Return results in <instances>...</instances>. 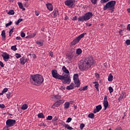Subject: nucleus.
Here are the masks:
<instances>
[{
  "label": "nucleus",
  "mask_w": 130,
  "mask_h": 130,
  "mask_svg": "<svg viewBox=\"0 0 130 130\" xmlns=\"http://www.w3.org/2000/svg\"><path fill=\"white\" fill-rule=\"evenodd\" d=\"M103 104L105 107L104 110H106V109L108 107V106L109 105V104L108 103V101H107V96L106 95L104 98Z\"/></svg>",
  "instance_id": "10"
},
{
  "label": "nucleus",
  "mask_w": 130,
  "mask_h": 130,
  "mask_svg": "<svg viewBox=\"0 0 130 130\" xmlns=\"http://www.w3.org/2000/svg\"><path fill=\"white\" fill-rule=\"evenodd\" d=\"M60 124H61V125H62V126H64L65 128H67V129H73V127L70 126V125L66 124V123L64 121H62L61 123H60Z\"/></svg>",
  "instance_id": "12"
},
{
  "label": "nucleus",
  "mask_w": 130,
  "mask_h": 130,
  "mask_svg": "<svg viewBox=\"0 0 130 130\" xmlns=\"http://www.w3.org/2000/svg\"><path fill=\"white\" fill-rule=\"evenodd\" d=\"M38 117L39 118H45V116L42 113L38 114Z\"/></svg>",
  "instance_id": "23"
},
{
  "label": "nucleus",
  "mask_w": 130,
  "mask_h": 130,
  "mask_svg": "<svg viewBox=\"0 0 130 130\" xmlns=\"http://www.w3.org/2000/svg\"><path fill=\"white\" fill-rule=\"evenodd\" d=\"M20 35H21V37H22V38H24V37H25V36H26V34H25L24 32H23V31H22V32H21Z\"/></svg>",
  "instance_id": "40"
},
{
  "label": "nucleus",
  "mask_w": 130,
  "mask_h": 130,
  "mask_svg": "<svg viewBox=\"0 0 130 130\" xmlns=\"http://www.w3.org/2000/svg\"><path fill=\"white\" fill-rule=\"evenodd\" d=\"M59 102L60 103V104L61 105V104H62L64 102V100H59Z\"/></svg>",
  "instance_id": "55"
},
{
  "label": "nucleus",
  "mask_w": 130,
  "mask_h": 130,
  "mask_svg": "<svg viewBox=\"0 0 130 130\" xmlns=\"http://www.w3.org/2000/svg\"><path fill=\"white\" fill-rule=\"evenodd\" d=\"M86 90H88V86H85L79 89V91H86Z\"/></svg>",
  "instance_id": "22"
},
{
  "label": "nucleus",
  "mask_w": 130,
  "mask_h": 130,
  "mask_svg": "<svg viewBox=\"0 0 130 130\" xmlns=\"http://www.w3.org/2000/svg\"><path fill=\"white\" fill-rule=\"evenodd\" d=\"M0 66L1 67V68H4V67H5L4 63H3L2 61H0Z\"/></svg>",
  "instance_id": "54"
},
{
  "label": "nucleus",
  "mask_w": 130,
  "mask_h": 130,
  "mask_svg": "<svg viewBox=\"0 0 130 130\" xmlns=\"http://www.w3.org/2000/svg\"><path fill=\"white\" fill-rule=\"evenodd\" d=\"M23 21V19H22V18H19L18 20H17V21L16 22V25H19V24H20V23H21V22H22Z\"/></svg>",
  "instance_id": "30"
},
{
  "label": "nucleus",
  "mask_w": 130,
  "mask_h": 130,
  "mask_svg": "<svg viewBox=\"0 0 130 130\" xmlns=\"http://www.w3.org/2000/svg\"><path fill=\"white\" fill-rule=\"evenodd\" d=\"M96 62L93 59L92 56H89L84 59V60H81L79 62V68L81 71H85L90 69L91 66L93 64H95Z\"/></svg>",
  "instance_id": "1"
},
{
  "label": "nucleus",
  "mask_w": 130,
  "mask_h": 130,
  "mask_svg": "<svg viewBox=\"0 0 130 130\" xmlns=\"http://www.w3.org/2000/svg\"><path fill=\"white\" fill-rule=\"evenodd\" d=\"M39 125H40V126H42L43 125V126H45V127L47 126L46 124H45L43 122L41 123L40 124H39Z\"/></svg>",
  "instance_id": "47"
},
{
  "label": "nucleus",
  "mask_w": 130,
  "mask_h": 130,
  "mask_svg": "<svg viewBox=\"0 0 130 130\" xmlns=\"http://www.w3.org/2000/svg\"><path fill=\"white\" fill-rule=\"evenodd\" d=\"M8 88H5L3 89L2 91L3 92V93H7V92H8Z\"/></svg>",
  "instance_id": "51"
},
{
  "label": "nucleus",
  "mask_w": 130,
  "mask_h": 130,
  "mask_svg": "<svg viewBox=\"0 0 130 130\" xmlns=\"http://www.w3.org/2000/svg\"><path fill=\"white\" fill-rule=\"evenodd\" d=\"M52 75L53 78L55 79H57L58 80H61L63 83L66 85H70L72 80L71 79V76L70 74H64V75H60L56 70H52Z\"/></svg>",
  "instance_id": "2"
},
{
  "label": "nucleus",
  "mask_w": 130,
  "mask_h": 130,
  "mask_svg": "<svg viewBox=\"0 0 130 130\" xmlns=\"http://www.w3.org/2000/svg\"><path fill=\"white\" fill-rule=\"evenodd\" d=\"M70 86H73V87L75 88V84H74V83H71L70 84Z\"/></svg>",
  "instance_id": "62"
},
{
  "label": "nucleus",
  "mask_w": 130,
  "mask_h": 130,
  "mask_svg": "<svg viewBox=\"0 0 130 130\" xmlns=\"http://www.w3.org/2000/svg\"><path fill=\"white\" fill-rule=\"evenodd\" d=\"M30 79H31V80H32L35 82V85H36V86H39V85H41L44 81L43 76L40 74H36L35 75H31Z\"/></svg>",
  "instance_id": "3"
},
{
  "label": "nucleus",
  "mask_w": 130,
  "mask_h": 130,
  "mask_svg": "<svg viewBox=\"0 0 130 130\" xmlns=\"http://www.w3.org/2000/svg\"><path fill=\"white\" fill-rule=\"evenodd\" d=\"M54 98H56V99H60L61 96H60V95L58 94V95H53Z\"/></svg>",
  "instance_id": "35"
},
{
  "label": "nucleus",
  "mask_w": 130,
  "mask_h": 130,
  "mask_svg": "<svg viewBox=\"0 0 130 130\" xmlns=\"http://www.w3.org/2000/svg\"><path fill=\"white\" fill-rule=\"evenodd\" d=\"M86 33H83L81 34L80 36H79L78 37H77L76 39H75L71 43V45H76L77 43H79L80 42V40L83 38L85 35H86Z\"/></svg>",
  "instance_id": "6"
},
{
  "label": "nucleus",
  "mask_w": 130,
  "mask_h": 130,
  "mask_svg": "<svg viewBox=\"0 0 130 130\" xmlns=\"http://www.w3.org/2000/svg\"><path fill=\"white\" fill-rule=\"evenodd\" d=\"M18 5L20 9H22L23 10V11H25V9L24 8V7L23 6V4L21 3L18 2Z\"/></svg>",
  "instance_id": "21"
},
{
  "label": "nucleus",
  "mask_w": 130,
  "mask_h": 130,
  "mask_svg": "<svg viewBox=\"0 0 130 130\" xmlns=\"http://www.w3.org/2000/svg\"><path fill=\"white\" fill-rule=\"evenodd\" d=\"M93 17V13L92 12H87L84 14V16H80L78 18L79 22H84V21H88Z\"/></svg>",
  "instance_id": "5"
},
{
  "label": "nucleus",
  "mask_w": 130,
  "mask_h": 130,
  "mask_svg": "<svg viewBox=\"0 0 130 130\" xmlns=\"http://www.w3.org/2000/svg\"><path fill=\"white\" fill-rule=\"evenodd\" d=\"M126 45H130V40H127L125 42Z\"/></svg>",
  "instance_id": "49"
},
{
  "label": "nucleus",
  "mask_w": 130,
  "mask_h": 130,
  "mask_svg": "<svg viewBox=\"0 0 130 130\" xmlns=\"http://www.w3.org/2000/svg\"><path fill=\"white\" fill-rule=\"evenodd\" d=\"M14 32V27L9 31V36H12L13 32Z\"/></svg>",
  "instance_id": "34"
},
{
  "label": "nucleus",
  "mask_w": 130,
  "mask_h": 130,
  "mask_svg": "<svg viewBox=\"0 0 130 130\" xmlns=\"http://www.w3.org/2000/svg\"><path fill=\"white\" fill-rule=\"evenodd\" d=\"M76 0H67L65 2V5L70 8H74Z\"/></svg>",
  "instance_id": "8"
},
{
  "label": "nucleus",
  "mask_w": 130,
  "mask_h": 130,
  "mask_svg": "<svg viewBox=\"0 0 130 130\" xmlns=\"http://www.w3.org/2000/svg\"><path fill=\"white\" fill-rule=\"evenodd\" d=\"M58 117H54L53 119H52L53 121H56V120H58Z\"/></svg>",
  "instance_id": "52"
},
{
  "label": "nucleus",
  "mask_w": 130,
  "mask_h": 130,
  "mask_svg": "<svg viewBox=\"0 0 130 130\" xmlns=\"http://www.w3.org/2000/svg\"><path fill=\"white\" fill-rule=\"evenodd\" d=\"M27 108H28V105L26 104H23L21 107L22 110H26Z\"/></svg>",
  "instance_id": "20"
},
{
  "label": "nucleus",
  "mask_w": 130,
  "mask_h": 130,
  "mask_svg": "<svg viewBox=\"0 0 130 130\" xmlns=\"http://www.w3.org/2000/svg\"><path fill=\"white\" fill-rule=\"evenodd\" d=\"M88 117L89 118H91V119H94V117H95V115L94 114V113H90L88 115Z\"/></svg>",
  "instance_id": "25"
},
{
  "label": "nucleus",
  "mask_w": 130,
  "mask_h": 130,
  "mask_svg": "<svg viewBox=\"0 0 130 130\" xmlns=\"http://www.w3.org/2000/svg\"><path fill=\"white\" fill-rule=\"evenodd\" d=\"M6 106H5L3 104H0V108H1V109H4V108H5Z\"/></svg>",
  "instance_id": "45"
},
{
  "label": "nucleus",
  "mask_w": 130,
  "mask_h": 130,
  "mask_svg": "<svg viewBox=\"0 0 130 130\" xmlns=\"http://www.w3.org/2000/svg\"><path fill=\"white\" fill-rule=\"evenodd\" d=\"M122 31H123L122 29H121L120 30H119V35H120L122 36V35H121V32H122Z\"/></svg>",
  "instance_id": "60"
},
{
  "label": "nucleus",
  "mask_w": 130,
  "mask_h": 130,
  "mask_svg": "<svg viewBox=\"0 0 130 130\" xmlns=\"http://www.w3.org/2000/svg\"><path fill=\"white\" fill-rule=\"evenodd\" d=\"M109 1V0H101V4H105L106 3H107V2Z\"/></svg>",
  "instance_id": "43"
},
{
  "label": "nucleus",
  "mask_w": 130,
  "mask_h": 130,
  "mask_svg": "<svg viewBox=\"0 0 130 130\" xmlns=\"http://www.w3.org/2000/svg\"><path fill=\"white\" fill-rule=\"evenodd\" d=\"M71 121H72V118L71 117H69L67 119V120L66 121V122H71Z\"/></svg>",
  "instance_id": "50"
},
{
  "label": "nucleus",
  "mask_w": 130,
  "mask_h": 130,
  "mask_svg": "<svg viewBox=\"0 0 130 130\" xmlns=\"http://www.w3.org/2000/svg\"><path fill=\"white\" fill-rule=\"evenodd\" d=\"M94 87H95V88H96L97 90H98L99 88V83L95 84Z\"/></svg>",
  "instance_id": "53"
},
{
  "label": "nucleus",
  "mask_w": 130,
  "mask_h": 130,
  "mask_svg": "<svg viewBox=\"0 0 130 130\" xmlns=\"http://www.w3.org/2000/svg\"><path fill=\"white\" fill-rule=\"evenodd\" d=\"M85 127V124L82 123L80 124V129H83Z\"/></svg>",
  "instance_id": "44"
},
{
  "label": "nucleus",
  "mask_w": 130,
  "mask_h": 130,
  "mask_svg": "<svg viewBox=\"0 0 130 130\" xmlns=\"http://www.w3.org/2000/svg\"><path fill=\"white\" fill-rule=\"evenodd\" d=\"M101 109H102V106H101V105H99L96 106L95 109L93 110V113H97V112H99Z\"/></svg>",
  "instance_id": "13"
},
{
  "label": "nucleus",
  "mask_w": 130,
  "mask_h": 130,
  "mask_svg": "<svg viewBox=\"0 0 130 130\" xmlns=\"http://www.w3.org/2000/svg\"><path fill=\"white\" fill-rule=\"evenodd\" d=\"M12 24H13V22L12 21H10L9 23H7L6 24V27H9V26H11V25H12Z\"/></svg>",
  "instance_id": "38"
},
{
  "label": "nucleus",
  "mask_w": 130,
  "mask_h": 130,
  "mask_svg": "<svg viewBox=\"0 0 130 130\" xmlns=\"http://www.w3.org/2000/svg\"><path fill=\"white\" fill-rule=\"evenodd\" d=\"M93 5H96L97 4V0H90Z\"/></svg>",
  "instance_id": "39"
},
{
  "label": "nucleus",
  "mask_w": 130,
  "mask_h": 130,
  "mask_svg": "<svg viewBox=\"0 0 130 130\" xmlns=\"http://www.w3.org/2000/svg\"><path fill=\"white\" fill-rule=\"evenodd\" d=\"M11 49H12V50H13V51H16V50H17V45L12 46L11 47Z\"/></svg>",
  "instance_id": "32"
},
{
  "label": "nucleus",
  "mask_w": 130,
  "mask_h": 130,
  "mask_svg": "<svg viewBox=\"0 0 130 130\" xmlns=\"http://www.w3.org/2000/svg\"><path fill=\"white\" fill-rule=\"evenodd\" d=\"M64 108H66V109H68V108H69V107H70V103L69 102H66L64 104Z\"/></svg>",
  "instance_id": "27"
},
{
  "label": "nucleus",
  "mask_w": 130,
  "mask_h": 130,
  "mask_svg": "<svg viewBox=\"0 0 130 130\" xmlns=\"http://www.w3.org/2000/svg\"><path fill=\"white\" fill-rule=\"evenodd\" d=\"M74 56L71 54H69L68 56H67V57L69 59V60H72V59H73V57Z\"/></svg>",
  "instance_id": "29"
},
{
  "label": "nucleus",
  "mask_w": 130,
  "mask_h": 130,
  "mask_svg": "<svg viewBox=\"0 0 130 130\" xmlns=\"http://www.w3.org/2000/svg\"><path fill=\"white\" fill-rule=\"evenodd\" d=\"M1 35L2 36L3 40H6V31L5 30L2 31Z\"/></svg>",
  "instance_id": "18"
},
{
  "label": "nucleus",
  "mask_w": 130,
  "mask_h": 130,
  "mask_svg": "<svg viewBox=\"0 0 130 130\" xmlns=\"http://www.w3.org/2000/svg\"><path fill=\"white\" fill-rule=\"evenodd\" d=\"M53 117L51 115L48 116L47 117V120H52Z\"/></svg>",
  "instance_id": "36"
},
{
  "label": "nucleus",
  "mask_w": 130,
  "mask_h": 130,
  "mask_svg": "<svg viewBox=\"0 0 130 130\" xmlns=\"http://www.w3.org/2000/svg\"><path fill=\"white\" fill-rule=\"evenodd\" d=\"M16 124V120L8 119L6 121V125L7 127H11V126H14V125Z\"/></svg>",
  "instance_id": "9"
},
{
  "label": "nucleus",
  "mask_w": 130,
  "mask_h": 130,
  "mask_svg": "<svg viewBox=\"0 0 130 130\" xmlns=\"http://www.w3.org/2000/svg\"><path fill=\"white\" fill-rule=\"evenodd\" d=\"M113 80V76L111 74H110L108 77V81L109 82H112Z\"/></svg>",
  "instance_id": "24"
},
{
  "label": "nucleus",
  "mask_w": 130,
  "mask_h": 130,
  "mask_svg": "<svg viewBox=\"0 0 130 130\" xmlns=\"http://www.w3.org/2000/svg\"><path fill=\"white\" fill-rule=\"evenodd\" d=\"M53 13V16H54V18L57 17V16L59 15V13H58V10H57V9L54 10Z\"/></svg>",
  "instance_id": "16"
},
{
  "label": "nucleus",
  "mask_w": 130,
  "mask_h": 130,
  "mask_svg": "<svg viewBox=\"0 0 130 130\" xmlns=\"http://www.w3.org/2000/svg\"><path fill=\"white\" fill-rule=\"evenodd\" d=\"M124 98V94L123 93V95L121 94L119 98V100H121V99Z\"/></svg>",
  "instance_id": "48"
},
{
  "label": "nucleus",
  "mask_w": 130,
  "mask_h": 130,
  "mask_svg": "<svg viewBox=\"0 0 130 130\" xmlns=\"http://www.w3.org/2000/svg\"><path fill=\"white\" fill-rule=\"evenodd\" d=\"M116 4V1H112L109 2L104 6L103 10L104 11H106L108 9V11H111V13H113L114 9H115V5Z\"/></svg>",
  "instance_id": "4"
},
{
  "label": "nucleus",
  "mask_w": 130,
  "mask_h": 130,
  "mask_svg": "<svg viewBox=\"0 0 130 130\" xmlns=\"http://www.w3.org/2000/svg\"><path fill=\"white\" fill-rule=\"evenodd\" d=\"M35 14L36 16H39V13L37 12V11H35Z\"/></svg>",
  "instance_id": "61"
},
{
  "label": "nucleus",
  "mask_w": 130,
  "mask_h": 130,
  "mask_svg": "<svg viewBox=\"0 0 130 130\" xmlns=\"http://www.w3.org/2000/svg\"><path fill=\"white\" fill-rule=\"evenodd\" d=\"M62 70L65 74H67V75H70V71L68 69H67V68H66V66H63L62 68Z\"/></svg>",
  "instance_id": "17"
},
{
  "label": "nucleus",
  "mask_w": 130,
  "mask_h": 130,
  "mask_svg": "<svg viewBox=\"0 0 130 130\" xmlns=\"http://www.w3.org/2000/svg\"><path fill=\"white\" fill-rule=\"evenodd\" d=\"M77 16H75L74 17H73V18L72 19V20H73V21H76V20H77Z\"/></svg>",
  "instance_id": "58"
},
{
  "label": "nucleus",
  "mask_w": 130,
  "mask_h": 130,
  "mask_svg": "<svg viewBox=\"0 0 130 130\" xmlns=\"http://www.w3.org/2000/svg\"><path fill=\"white\" fill-rule=\"evenodd\" d=\"M2 56L3 57V59L5 61H8V60L10 59V55L6 52L3 53V54H2Z\"/></svg>",
  "instance_id": "11"
},
{
  "label": "nucleus",
  "mask_w": 130,
  "mask_h": 130,
  "mask_svg": "<svg viewBox=\"0 0 130 130\" xmlns=\"http://www.w3.org/2000/svg\"><path fill=\"white\" fill-rule=\"evenodd\" d=\"M26 62H27V59H26L25 57H22L21 58H20L21 64H22V66H24V64H25Z\"/></svg>",
  "instance_id": "14"
},
{
  "label": "nucleus",
  "mask_w": 130,
  "mask_h": 130,
  "mask_svg": "<svg viewBox=\"0 0 130 130\" xmlns=\"http://www.w3.org/2000/svg\"><path fill=\"white\" fill-rule=\"evenodd\" d=\"M127 11L128 13H129V14H130V8L127 9Z\"/></svg>",
  "instance_id": "64"
},
{
  "label": "nucleus",
  "mask_w": 130,
  "mask_h": 130,
  "mask_svg": "<svg viewBox=\"0 0 130 130\" xmlns=\"http://www.w3.org/2000/svg\"><path fill=\"white\" fill-rule=\"evenodd\" d=\"M46 7L49 11H52L53 10L52 5L50 3H48L46 4Z\"/></svg>",
  "instance_id": "15"
},
{
  "label": "nucleus",
  "mask_w": 130,
  "mask_h": 130,
  "mask_svg": "<svg viewBox=\"0 0 130 130\" xmlns=\"http://www.w3.org/2000/svg\"><path fill=\"white\" fill-rule=\"evenodd\" d=\"M16 40H22V38L20 37H17L16 38Z\"/></svg>",
  "instance_id": "56"
},
{
  "label": "nucleus",
  "mask_w": 130,
  "mask_h": 130,
  "mask_svg": "<svg viewBox=\"0 0 130 130\" xmlns=\"http://www.w3.org/2000/svg\"><path fill=\"white\" fill-rule=\"evenodd\" d=\"M73 80L74 81L75 85H76V87H77V88H79V87H80V80L79 79V74H74L73 76Z\"/></svg>",
  "instance_id": "7"
},
{
  "label": "nucleus",
  "mask_w": 130,
  "mask_h": 130,
  "mask_svg": "<svg viewBox=\"0 0 130 130\" xmlns=\"http://www.w3.org/2000/svg\"><path fill=\"white\" fill-rule=\"evenodd\" d=\"M74 86L69 85L67 87V90H73L74 89Z\"/></svg>",
  "instance_id": "31"
},
{
  "label": "nucleus",
  "mask_w": 130,
  "mask_h": 130,
  "mask_svg": "<svg viewBox=\"0 0 130 130\" xmlns=\"http://www.w3.org/2000/svg\"><path fill=\"white\" fill-rule=\"evenodd\" d=\"M8 15H14L15 11L13 10H11L8 12Z\"/></svg>",
  "instance_id": "28"
},
{
  "label": "nucleus",
  "mask_w": 130,
  "mask_h": 130,
  "mask_svg": "<svg viewBox=\"0 0 130 130\" xmlns=\"http://www.w3.org/2000/svg\"><path fill=\"white\" fill-rule=\"evenodd\" d=\"M127 30L130 31V24L127 25Z\"/></svg>",
  "instance_id": "59"
},
{
  "label": "nucleus",
  "mask_w": 130,
  "mask_h": 130,
  "mask_svg": "<svg viewBox=\"0 0 130 130\" xmlns=\"http://www.w3.org/2000/svg\"><path fill=\"white\" fill-rule=\"evenodd\" d=\"M35 36H36V32H34L33 34H31L30 35V38H33L35 37Z\"/></svg>",
  "instance_id": "41"
},
{
  "label": "nucleus",
  "mask_w": 130,
  "mask_h": 130,
  "mask_svg": "<svg viewBox=\"0 0 130 130\" xmlns=\"http://www.w3.org/2000/svg\"><path fill=\"white\" fill-rule=\"evenodd\" d=\"M109 90L110 93L111 94V93L113 92V88L111 86H110L109 87Z\"/></svg>",
  "instance_id": "37"
},
{
  "label": "nucleus",
  "mask_w": 130,
  "mask_h": 130,
  "mask_svg": "<svg viewBox=\"0 0 130 130\" xmlns=\"http://www.w3.org/2000/svg\"><path fill=\"white\" fill-rule=\"evenodd\" d=\"M15 55H16V58H20V57H21V54H20L16 53Z\"/></svg>",
  "instance_id": "46"
},
{
  "label": "nucleus",
  "mask_w": 130,
  "mask_h": 130,
  "mask_svg": "<svg viewBox=\"0 0 130 130\" xmlns=\"http://www.w3.org/2000/svg\"><path fill=\"white\" fill-rule=\"evenodd\" d=\"M37 44H38V45H40V46H43V43L40 42V41H37L36 42Z\"/></svg>",
  "instance_id": "33"
},
{
  "label": "nucleus",
  "mask_w": 130,
  "mask_h": 130,
  "mask_svg": "<svg viewBox=\"0 0 130 130\" xmlns=\"http://www.w3.org/2000/svg\"><path fill=\"white\" fill-rule=\"evenodd\" d=\"M50 56H51V57L53 56V53L51 51L50 52Z\"/></svg>",
  "instance_id": "57"
},
{
  "label": "nucleus",
  "mask_w": 130,
  "mask_h": 130,
  "mask_svg": "<svg viewBox=\"0 0 130 130\" xmlns=\"http://www.w3.org/2000/svg\"><path fill=\"white\" fill-rule=\"evenodd\" d=\"M8 127H4V130H10V129H9V128H8Z\"/></svg>",
  "instance_id": "63"
},
{
  "label": "nucleus",
  "mask_w": 130,
  "mask_h": 130,
  "mask_svg": "<svg viewBox=\"0 0 130 130\" xmlns=\"http://www.w3.org/2000/svg\"><path fill=\"white\" fill-rule=\"evenodd\" d=\"M82 52H83V51H82L81 49L79 48L76 50V53L79 55H80V54H81Z\"/></svg>",
  "instance_id": "26"
},
{
  "label": "nucleus",
  "mask_w": 130,
  "mask_h": 130,
  "mask_svg": "<svg viewBox=\"0 0 130 130\" xmlns=\"http://www.w3.org/2000/svg\"><path fill=\"white\" fill-rule=\"evenodd\" d=\"M11 94H12L11 92H8V94H7L8 99H10V98H11Z\"/></svg>",
  "instance_id": "42"
},
{
  "label": "nucleus",
  "mask_w": 130,
  "mask_h": 130,
  "mask_svg": "<svg viewBox=\"0 0 130 130\" xmlns=\"http://www.w3.org/2000/svg\"><path fill=\"white\" fill-rule=\"evenodd\" d=\"M60 105L59 101H57L52 105V107H53L54 106H55V107H58V106H60Z\"/></svg>",
  "instance_id": "19"
}]
</instances>
